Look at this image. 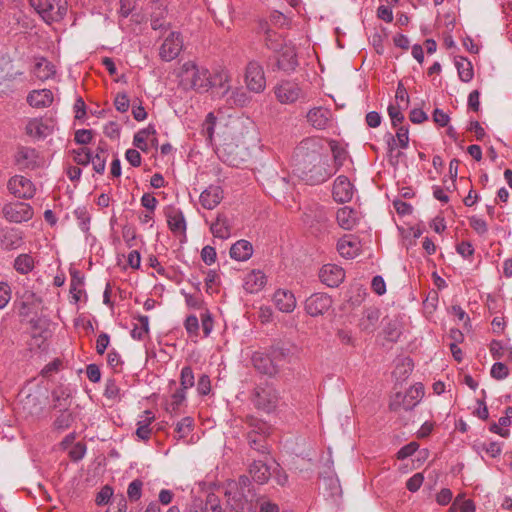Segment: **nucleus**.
Listing matches in <instances>:
<instances>
[{
  "mask_svg": "<svg viewBox=\"0 0 512 512\" xmlns=\"http://www.w3.org/2000/svg\"><path fill=\"white\" fill-rule=\"evenodd\" d=\"M184 327L190 337H198L200 324L195 315H189L184 321Z\"/></svg>",
  "mask_w": 512,
  "mask_h": 512,
  "instance_id": "obj_51",
  "label": "nucleus"
},
{
  "mask_svg": "<svg viewBox=\"0 0 512 512\" xmlns=\"http://www.w3.org/2000/svg\"><path fill=\"white\" fill-rule=\"evenodd\" d=\"M165 216L169 229L174 235H186L187 224L183 212L175 206L165 208Z\"/></svg>",
  "mask_w": 512,
  "mask_h": 512,
  "instance_id": "obj_16",
  "label": "nucleus"
},
{
  "mask_svg": "<svg viewBox=\"0 0 512 512\" xmlns=\"http://www.w3.org/2000/svg\"><path fill=\"white\" fill-rule=\"evenodd\" d=\"M55 127L52 118H33L30 119L25 127L26 134L35 139H42L50 135Z\"/></svg>",
  "mask_w": 512,
  "mask_h": 512,
  "instance_id": "obj_13",
  "label": "nucleus"
},
{
  "mask_svg": "<svg viewBox=\"0 0 512 512\" xmlns=\"http://www.w3.org/2000/svg\"><path fill=\"white\" fill-rule=\"evenodd\" d=\"M424 481V476L422 473H416L414 474L412 477H410L407 482H406V488L410 491V492H417L422 483Z\"/></svg>",
  "mask_w": 512,
  "mask_h": 512,
  "instance_id": "obj_59",
  "label": "nucleus"
},
{
  "mask_svg": "<svg viewBox=\"0 0 512 512\" xmlns=\"http://www.w3.org/2000/svg\"><path fill=\"white\" fill-rule=\"evenodd\" d=\"M186 399V391L178 389L171 396V401L167 405V411L170 413H176L179 407L183 404Z\"/></svg>",
  "mask_w": 512,
  "mask_h": 512,
  "instance_id": "obj_47",
  "label": "nucleus"
},
{
  "mask_svg": "<svg viewBox=\"0 0 512 512\" xmlns=\"http://www.w3.org/2000/svg\"><path fill=\"white\" fill-rule=\"evenodd\" d=\"M332 306V299L324 293H315L305 301V310L312 317L326 313Z\"/></svg>",
  "mask_w": 512,
  "mask_h": 512,
  "instance_id": "obj_14",
  "label": "nucleus"
},
{
  "mask_svg": "<svg viewBox=\"0 0 512 512\" xmlns=\"http://www.w3.org/2000/svg\"><path fill=\"white\" fill-rule=\"evenodd\" d=\"M217 118L214 116L213 113H208L206 116L202 128H201V134L206 138L208 142H212L214 131H215V125H216Z\"/></svg>",
  "mask_w": 512,
  "mask_h": 512,
  "instance_id": "obj_45",
  "label": "nucleus"
},
{
  "mask_svg": "<svg viewBox=\"0 0 512 512\" xmlns=\"http://www.w3.org/2000/svg\"><path fill=\"white\" fill-rule=\"evenodd\" d=\"M70 391L64 387H58L52 392L54 408L66 409L70 405Z\"/></svg>",
  "mask_w": 512,
  "mask_h": 512,
  "instance_id": "obj_38",
  "label": "nucleus"
},
{
  "mask_svg": "<svg viewBox=\"0 0 512 512\" xmlns=\"http://www.w3.org/2000/svg\"><path fill=\"white\" fill-rule=\"evenodd\" d=\"M104 395L109 399H114L120 395V388L114 379L107 380Z\"/></svg>",
  "mask_w": 512,
  "mask_h": 512,
  "instance_id": "obj_62",
  "label": "nucleus"
},
{
  "mask_svg": "<svg viewBox=\"0 0 512 512\" xmlns=\"http://www.w3.org/2000/svg\"><path fill=\"white\" fill-rule=\"evenodd\" d=\"M179 86L188 91L206 93L212 88V75L209 69L198 65L194 61H187L182 64L178 73Z\"/></svg>",
  "mask_w": 512,
  "mask_h": 512,
  "instance_id": "obj_1",
  "label": "nucleus"
},
{
  "mask_svg": "<svg viewBox=\"0 0 512 512\" xmlns=\"http://www.w3.org/2000/svg\"><path fill=\"white\" fill-rule=\"evenodd\" d=\"M295 172L311 185L321 184L335 174L326 157L309 164L302 162L301 166L295 167Z\"/></svg>",
  "mask_w": 512,
  "mask_h": 512,
  "instance_id": "obj_2",
  "label": "nucleus"
},
{
  "mask_svg": "<svg viewBox=\"0 0 512 512\" xmlns=\"http://www.w3.org/2000/svg\"><path fill=\"white\" fill-rule=\"evenodd\" d=\"M249 473L255 482L264 484L271 477V468L263 461L258 460L250 465Z\"/></svg>",
  "mask_w": 512,
  "mask_h": 512,
  "instance_id": "obj_30",
  "label": "nucleus"
},
{
  "mask_svg": "<svg viewBox=\"0 0 512 512\" xmlns=\"http://www.w3.org/2000/svg\"><path fill=\"white\" fill-rule=\"evenodd\" d=\"M154 420V415L151 411H145L144 419L138 421L136 435L142 440H148L151 435L150 424Z\"/></svg>",
  "mask_w": 512,
  "mask_h": 512,
  "instance_id": "obj_41",
  "label": "nucleus"
},
{
  "mask_svg": "<svg viewBox=\"0 0 512 512\" xmlns=\"http://www.w3.org/2000/svg\"><path fill=\"white\" fill-rule=\"evenodd\" d=\"M323 143L320 138L308 137L303 139L296 147L294 152L295 167L301 166V163H312L323 158Z\"/></svg>",
  "mask_w": 512,
  "mask_h": 512,
  "instance_id": "obj_4",
  "label": "nucleus"
},
{
  "mask_svg": "<svg viewBox=\"0 0 512 512\" xmlns=\"http://www.w3.org/2000/svg\"><path fill=\"white\" fill-rule=\"evenodd\" d=\"M30 5L49 25L63 20L68 11L67 0H30Z\"/></svg>",
  "mask_w": 512,
  "mask_h": 512,
  "instance_id": "obj_3",
  "label": "nucleus"
},
{
  "mask_svg": "<svg viewBox=\"0 0 512 512\" xmlns=\"http://www.w3.org/2000/svg\"><path fill=\"white\" fill-rule=\"evenodd\" d=\"M223 197L224 192L220 186L210 185L200 194L199 202L203 208L212 210L221 203Z\"/></svg>",
  "mask_w": 512,
  "mask_h": 512,
  "instance_id": "obj_20",
  "label": "nucleus"
},
{
  "mask_svg": "<svg viewBox=\"0 0 512 512\" xmlns=\"http://www.w3.org/2000/svg\"><path fill=\"white\" fill-rule=\"evenodd\" d=\"M266 284V276L260 270H253L248 273L244 279V289L248 293H257L261 291Z\"/></svg>",
  "mask_w": 512,
  "mask_h": 512,
  "instance_id": "obj_26",
  "label": "nucleus"
},
{
  "mask_svg": "<svg viewBox=\"0 0 512 512\" xmlns=\"http://www.w3.org/2000/svg\"><path fill=\"white\" fill-rule=\"evenodd\" d=\"M277 66L280 70L290 73L295 71L298 67V57L296 53L295 45L289 41V44L286 45L282 50L277 52Z\"/></svg>",
  "mask_w": 512,
  "mask_h": 512,
  "instance_id": "obj_15",
  "label": "nucleus"
},
{
  "mask_svg": "<svg viewBox=\"0 0 512 512\" xmlns=\"http://www.w3.org/2000/svg\"><path fill=\"white\" fill-rule=\"evenodd\" d=\"M74 418L68 408L62 409L60 415L54 421V427L58 430H65L70 427Z\"/></svg>",
  "mask_w": 512,
  "mask_h": 512,
  "instance_id": "obj_48",
  "label": "nucleus"
},
{
  "mask_svg": "<svg viewBox=\"0 0 512 512\" xmlns=\"http://www.w3.org/2000/svg\"><path fill=\"white\" fill-rule=\"evenodd\" d=\"M183 49V39L179 32L172 31L164 39L159 48V56L163 61L170 62L178 57Z\"/></svg>",
  "mask_w": 512,
  "mask_h": 512,
  "instance_id": "obj_12",
  "label": "nucleus"
},
{
  "mask_svg": "<svg viewBox=\"0 0 512 512\" xmlns=\"http://www.w3.org/2000/svg\"><path fill=\"white\" fill-rule=\"evenodd\" d=\"M253 366L260 372L266 375H274L278 372L277 366L273 363L271 358L264 353L255 352L252 356Z\"/></svg>",
  "mask_w": 512,
  "mask_h": 512,
  "instance_id": "obj_28",
  "label": "nucleus"
},
{
  "mask_svg": "<svg viewBox=\"0 0 512 512\" xmlns=\"http://www.w3.org/2000/svg\"><path fill=\"white\" fill-rule=\"evenodd\" d=\"M509 374L508 367L502 362H496L491 368V376L497 380L505 379Z\"/></svg>",
  "mask_w": 512,
  "mask_h": 512,
  "instance_id": "obj_57",
  "label": "nucleus"
},
{
  "mask_svg": "<svg viewBox=\"0 0 512 512\" xmlns=\"http://www.w3.org/2000/svg\"><path fill=\"white\" fill-rule=\"evenodd\" d=\"M332 193L335 201L340 203L349 202L354 193L353 185L346 176L340 175L334 181Z\"/></svg>",
  "mask_w": 512,
  "mask_h": 512,
  "instance_id": "obj_19",
  "label": "nucleus"
},
{
  "mask_svg": "<svg viewBox=\"0 0 512 512\" xmlns=\"http://www.w3.org/2000/svg\"><path fill=\"white\" fill-rule=\"evenodd\" d=\"M33 73L39 80L46 81L55 76L56 68L53 63L41 57L36 59Z\"/></svg>",
  "mask_w": 512,
  "mask_h": 512,
  "instance_id": "obj_29",
  "label": "nucleus"
},
{
  "mask_svg": "<svg viewBox=\"0 0 512 512\" xmlns=\"http://www.w3.org/2000/svg\"><path fill=\"white\" fill-rule=\"evenodd\" d=\"M24 243V234L17 228H5L0 230V247L5 251L20 248Z\"/></svg>",
  "mask_w": 512,
  "mask_h": 512,
  "instance_id": "obj_17",
  "label": "nucleus"
},
{
  "mask_svg": "<svg viewBox=\"0 0 512 512\" xmlns=\"http://www.w3.org/2000/svg\"><path fill=\"white\" fill-rule=\"evenodd\" d=\"M469 224L471 228L479 235H485L488 232L487 222L478 216H471L469 218Z\"/></svg>",
  "mask_w": 512,
  "mask_h": 512,
  "instance_id": "obj_52",
  "label": "nucleus"
},
{
  "mask_svg": "<svg viewBox=\"0 0 512 512\" xmlns=\"http://www.w3.org/2000/svg\"><path fill=\"white\" fill-rule=\"evenodd\" d=\"M181 293L184 296L185 303L189 308H194V309L202 308L203 300H202L201 296L192 295V294L186 293L184 291H182Z\"/></svg>",
  "mask_w": 512,
  "mask_h": 512,
  "instance_id": "obj_61",
  "label": "nucleus"
},
{
  "mask_svg": "<svg viewBox=\"0 0 512 512\" xmlns=\"http://www.w3.org/2000/svg\"><path fill=\"white\" fill-rule=\"evenodd\" d=\"M91 153L87 148H79L77 150H73V159L79 165H88L91 160Z\"/></svg>",
  "mask_w": 512,
  "mask_h": 512,
  "instance_id": "obj_54",
  "label": "nucleus"
},
{
  "mask_svg": "<svg viewBox=\"0 0 512 512\" xmlns=\"http://www.w3.org/2000/svg\"><path fill=\"white\" fill-rule=\"evenodd\" d=\"M108 158V151L105 147L98 146L95 153H91L90 163L96 173L102 174L106 168V162Z\"/></svg>",
  "mask_w": 512,
  "mask_h": 512,
  "instance_id": "obj_34",
  "label": "nucleus"
},
{
  "mask_svg": "<svg viewBox=\"0 0 512 512\" xmlns=\"http://www.w3.org/2000/svg\"><path fill=\"white\" fill-rule=\"evenodd\" d=\"M126 500L124 497L114 498L106 512H126Z\"/></svg>",
  "mask_w": 512,
  "mask_h": 512,
  "instance_id": "obj_64",
  "label": "nucleus"
},
{
  "mask_svg": "<svg viewBox=\"0 0 512 512\" xmlns=\"http://www.w3.org/2000/svg\"><path fill=\"white\" fill-rule=\"evenodd\" d=\"M9 192L19 199H31L36 193L34 183L25 176L14 175L7 183Z\"/></svg>",
  "mask_w": 512,
  "mask_h": 512,
  "instance_id": "obj_11",
  "label": "nucleus"
},
{
  "mask_svg": "<svg viewBox=\"0 0 512 512\" xmlns=\"http://www.w3.org/2000/svg\"><path fill=\"white\" fill-rule=\"evenodd\" d=\"M511 420L508 419V417H500L498 423H493L489 430L492 433L498 434L501 437L507 438L510 434L509 430L505 427L510 426Z\"/></svg>",
  "mask_w": 512,
  "mask_h": 512,
  "instance_id": "obj_50",
  "label": "nucleus"
},
{
  "mask_svg": "<svg viewBox=\"0 0 512 512\" xmlns=\"http://www.w3.org/2000/svg\"><path fill=\"white\" fill-rule=\"evenodd\" d=\"M253 254V247L249 241L239 240L230 248V256L237 261H246Z\"/></svg>",
  "mask_w": 512,
  "mask_h": 512,
  "instance_id": "obj_31",
  "label": "nucleus"
},
{
  "mask_svg": "<svg viewBox=\"0 0 512 512\" xmlns=\"http://www.w3.org/2000/svg\"><path fill=\"white\" fill-rule=\"evenodd\" d=\"M279 393L271 385H259L254 389L252 402L254 406L265 413L273 412L279 402Z\"/></svg>",
  "mask_w": 512,
  "mask_h": 512,
  "instance_id": "obj_6",
  "label": "nucleus"
},
{
  "mask_svg": "<svg viewBox=\"0 0 512 512\" xmlns=\"http://www.w3.org/2000/svg\"><path fill=\"white\" fill-rule=\"evenodd\" d=\"M194 428V420L192 417H184L177 422L175 427L176 436L178 439H185Z\"/></svg>",
  "mask_w": 512,
  "mask_h": 512,
  "instance_id": "obj_44",
  "label": "nucleus"
},
{
  "mask_svg": "<svg viewBox=\"0 0 512 512\" xmlns=\"http://www.w3.org/2000/svg\"><path fill=\"white\" fill-rule=\"evenodd\" d=\"M336 219L341 228L352 230L359 221V214L356 210L344 206L337 211Z\"/></svg>",
  "mask_w": 512,
  "mask_h": 512,
  "instance_id": "obj_25",
  "label": "nucleus"
},
{
  "mask_svg": "<svg viewBox=\"0 0 512 512\" xmlns=\"http://www.w3.org/2000/svg\"><path fill=\"white\" fill-rule=\"evenodd\" d=\"M201 327L205 337H208L213 330V318L209 311H205L201 314Z\"/></svg>",
  "mask_w": 512,
  "mask_h": 512,
  "instance_id": "obj_58",
  "label": "nucleus"
},
{
  "mask_svg": "<svg viewBox=\"0 0 512 512\" xmlns=\"http://www.w3.org/2000/svg\"><path fill=\"white\" fill-rule=\"evenodd\" d=\"M142 486H143L142 481H140L138 479L132 481L129 484L128 489H127V495L130 500L137 501L140 499V497L142 495Z\"/></svg>",
  "mask_w": 512,
  "mask_h": 512,
  "instance_id": "obj_53",
  "label": "nucleus"
},
{
  "mask_svg": "<svg viewBox=\"0 0 512 512\" xmlns=\"http://www.w3.org/2000/svg\"><path fill=\"white\" fill-rule=\"evenodd\" d=\"M53 99V93L49 89L33 90L27 96V102L34 108L49 107Z\"/></svg>",
  "mask_w": 512,
  "mask_h": 512,
  "instance_id": "obj_24",
  "label": "nucleus"
},
{
  "mask_svg": "<svg viewBox=\"0 0 512 512\" xmlns=\"http://www.w3.org/2000/svg\"><path fill=\"white\" fill-rule=\"evenodd\" d=\"M307 121L316 129L324 130L331 122L332 113L324 107H315L308 111Z\"/></svg>",
  "mask_w": 512,
  "mask_h": 512,
  "instance_id": "obj_21",
  "label": "nucleus"
},
{
  "mask_svg": "<svg viewBox=\"0 0 512 512\" xmlns=\"http://www.w3.org/2000/svg\"><path fill=\"white\" fill-rule=\"evenodd\" d=\"M337 250L345 258H354L360 250L359 242L351 237H343L337 243Z\"/></svg>",
  "mask_w": 512,
  "mask_h": 512,
  "instance_id": "obj_32",
  "label": "nucleus"
},
{
  "mask_svg": "<svg viewBox=\"0 0 512 512\" xmlns=\"http://www.w3.org/2000/svg\"><path fill=\"white\" fill-rule=\"evenodd\" d=\"M455 66L457 68V72L459 78L463 82H470L473 79L474 71L472 63L465 57H457L455 58Z\"/></svg>",
  "mask_w": 512,
  "mask_h": 512,
  "instance_id": "obj_35",
  "label": "nucleus"
},
{
  "mask_svg": "<svg viewBox=\"0 0 512 512\" xmlns=\"http://www.w3.org/2000/svg\"><path fill=\"white\" fill-rule=\"evenodd\" d=\"M14 163L19 170H34L44 167L45 159L35 148L20 146L14 154Z\"/></svg>",
  "mask_w": 512,
  "mask_h": 512,
  "instance_id": "obj_7",
  "label": "nucleus"
},
{
  "mask_svg": "<svg viewBox=\"0 0 512 512\" xmlns=\"http://www.w3.org/2000/svg\"><path fill=\"white\" fill-rule=\"evenodd\" d=\"M273 301L276 308L283 313H291L296 308V298L294 294L286 289L275 291Z\"/></svg>",
  "mask_w": 512,
  "mask_h": 512,
  "instance_id": "obj_22",
  "label": "nucleus"
},
{
  "mask_svg": "<svg viewBox=\"0 0 512 512\" xmlns=\"http://www.w3.org/2000/svg\"><path fill=\"white\" fill-rule=\"evenodd\" d=\"M180 384H181L180 389H183L184 391H186L187 389L194 386L195 378H194V373H193L191 367L185 366L182 368L181 374H180Z\"/></svg>",
  "mask_w": 512,
  "mask_h": 512,
  "instance_id": "obj_49",
  "label": "nucleus"
},
{
  "mask_svg": "<svg viewBox=\"0 0 512 512\" xmlns=\"http://www.w3.org/2000/svg\"><path fill=\"white\" fill-rule=\"evenodd\" d=\"M83 284V277L80 273L76 270L71 272L70 295L75 303L80 301L84 293Z\"/></svg>",
  "mask_w": 512,
  "mask_h": 512,
  "instance_id": "obj_40",
  "label": "nucleus"
},
{
  "mask_svg": "<svg viewBox=\"0 0 512 512\" xmlns=\"http://www.w3.org/2000/svg\"><path fill=\"white\" fill-rule=\"evenodd\" d=\"M329 146H330L331 153L333 156V161H334V168H332V169L335 170V173H336L343 166L345 161L347 160L348 152L336 140H330Z\"/></svg>",
  "mask_w": 512,
  "mask_h": 512,
  "instance_id": "obj_33",
  "label": "nucleus"
},
{
  "mask_svg": "<svg viewBox=\"0 0 512 512\" xmlns=\"http://www.w3.org/2000/svg\"><path fill=\"white\" fill-rule=\"evenodd\" d=\"M265 44L268 49L277 53L280 50H282L286 45H288L289 41L287 42L281 34L272 30H268L265 39Z\"/></svg>",
  "mask_w": 512,
  "mask_h": 512,
  "instance_id": "obj_37",
  "label": "nucleus"
},
{
  "mask_svg": "<svg viewBox=\"0 0 512 512\" xmlns=\"http://www.w3.org/2000/svg\"><path fill=\"white\" fill-rule=\"evenodd\" d=\"M388 115L391 119V123L394 127H396L398 124H401L404 120V115L401 112V109L398 105L390 104L388 106Z\"/></svg>",
  "mask_w": 512,
  "mask_h": 512,
  "instance_id": "obj_56",
  "label": "nucleus"
},
{
  "mask_svg": "<svg viewBox=\"0 0 512 512\" xmlns=\"http://www.w3.org/2000/svg\"><path fill=\"white\" fill-rule=\"evenodd\" d=\"M14 269L23 275L30 273L35 267L34 258L30 254H20L14 260Z\"/></svg>",
  "mask_w": 512,
  "mask_h": 512,
  "instance_id": "obj_36",
  "label": "nucleus"
},
{
  "mask_svg": "<svg viewBox=\"0 0 512 512\" xmlns=\"http://www.w3.org/2000/svg\"><path fill=\"white\" fill-rule=\"evenodd\" d=\"M277 100L281 104H293L297 101H306V93L301 86L292 81H282L274 88Z\"/></svg>",
  "mask_w": 512,
  "mask_h": 512,
  "instance_id": "obj_8",
  "label": "nucleus"
},
{
  "mask_svg": "<svg viewBox=\"0 0 512 512\" xmlns=\"http://www.w3.org/2000/svg\"><path fill=\"white\" fill-rule=\"evenodd\" d=\"M214 237L228 239L231 236V221L224 213H218L216 220L210 224Z\"/></svg>",
  "mask_w": 512,
  "mask_h": 512,
  "instance_id": "obj_23",
  "label": "nucleus"
},
{
  "mask_svg": "<svg viewBox=\"0 0 512 512\" xmlns=\"http://www.w3.org/2000/svg\"><path fill=\"white\" fill-rule=\"evenodd\" d=\"M482 449L492 458H496L502 453V444L493 441L483 444Z\"/></svg>",
  "mask_w": 512,
  "mask_h": 512,
  "instance_id": "obj_63",
  "label": "nucleus"
},
{
  "mask_svg": "<svg viewBox=\"0 0 512 512\" xmlns=\"http://www.w3.org/2000/svg\"><path fill=\"white\" fill-rule=\"evenodd\" d=\"M389 141L388 144L391 146V150L393 149V146L390 141L393 142V144H396L401 149H406L409 144V130L405 126H401L397 129L396 137L394 138L391 134H388Z\"/></svg>",
  "mask_w": 512,
  "mask_h": 512,
  "instance_id": "obj_42",
  "label": "nucleus"
},
{
  "mask_svg": "<svg viewBox=\"0 0 512 512\" xmlns=\"http://www.w3.org/2000/svg\"><path fill=\"white\" fill-rule=\"evenodd\" d=\"M74 215L78 221V226L83 232H88L90 229V214L85 207H78L74 211Z\"/></svg>",
  "mask_w": 512,
  "mask_h": 512,
  "instance_id": "obj_46",
  "label": "nucleus"
},
{
  "mask_svg": "<svg viewBox=\"0 0 512 512\" xmlns=\"http://www.w3.org/2000/svg\"><path fill=\"white\" fill-rule=\"evenodd\" d=\"M2 213L7 221L22 223L29 221L33 217L34 211L28 203L10 202L4 205Z\"/></svg>",
  "mask_w": 512,
  "mask_h": 512,
  "instance_id": "obj_10",
  "label": "nucleus"
},
{
  "mask_svg": "<svg viewBox=\"0 0 512 512\" xmlns=\"http://www.w3.org/2000/svg\"><path fill=\"white\" fill-rule=\"evenodd\" d=\"M319 278L328 287H337L344 280L345 272L338 265L326 264L320 269Z\"/></svg>",
  "mask_w": 512,
  "mask_h": 512,
  "instance_id": "obj_18",
  "label": "nucleus"
},
{
  "mask_svg": "<svg viewBox=\"0 0 512 512\" xmlns=\"http://www.w3.org/2000/svg\"><path fill=\"white\" fill-rule=\"evenodd\" d=\"M212 75V88L219 87L223 89L222 96H227L231 90V75L230 72L223 67H219L211 72Z\"/></svg>",
  "mask_w": 512,
  "mask_h": 512,
  "instance_id": "obj_27",
  "label": "nucleus"
},
{
  "mask_svg": "<svg viewBox=\"0 0 512 512\" xmlns=\"http://www.w3.org/2000/svg\"><path fill=\"white\" fill-rule=\"evenodd\" d=\"M135 319L138 320L139 325L136 324L131 330V336L133 339L141 340L149 332V317L145 315H138Z\"/></svg>",
  "mask_w": 512,
  "mask_h": 512,
  "instance_id": "obj_43",
  "label": "nucleus"
},
{
  "mask_svg": "<svg viewBox=\"0 0 512 512\" xmlns=\"http://www.w3.org/2000/svg\"><path fill=\"white\" fill-rule=\"evenodd\" d=\"M113 496V489L106 485L101 488V490L97 493L95 502L97 505H106L110 502Z\"/></svg>",
  "mask_w": 512,
  "mask_h": 512,
  "instance_id": "obj_55",
  "label": "nucleus"
},
{
  "mask_svg": "<svg viewBox=\"0 0 512 512\" xmlns=\"http://www.w3.org/2000/svg\"><path fill=\"white\" fill-rule=\"evenodd\" d=\"M227 102L229 105L244 107L250 102V96L243 88L237 87L230 90Z\"/></svg>",
  "mask_w": 512,
  "mask_h": 512,
  "instance_id": "obj_39",
  "label": "nucleus"
},
{
  "mask_svg": "<svg viewBox=\"0 0 512 512\" xmlns=\"http://www.w3.org/2000/svg\"><path fill=\"white\" fill-rule=\"evenodd\" d=\"M227 495L229 496V500L234 501V503H231V506L234 509H243L244 508L245 503L247 502V499L243 493L235 492L233 494L232 490H229L227 492Z\"/></svg>",
  "mask_w": 512,
  "mask_h": 512,
  "instance_id": "obj_60",
  "label": "nucleus"
},
{
  "mask_svg": "<svg viewBox=\"0 0 512 512\" xmlns=\"http://www.w3.org/2000/svg\"><path fill=\"white\" fill-rule=\"evenodd\" d=\"M244 80L249 91L261 93L266 88V78L263 67L256 61H250L245 69Z\"/></svg>",
  "mask_w": 512,
  "mask_h": 512,
  "instance_id": "obj_9",
  "label": "nucleus"
},
{
  "mask_svg": "<svg viewBox=\"0 0 512 512\" xmlns=\"http://www.w3.org/2000/svg\"><path fill=\"white\" fill-rule=\"evenodd\" d=\"M425 390L422 383H416L411 386L405 393H396L389 404L392 411L400 410L410 411L416 407L424 397Z\"/></svg>",
  "mask_w": 512,
  "mask_h": 512,
  "instance_id": "obj_5",
  "label": "nucleus"
}]
</instances>
